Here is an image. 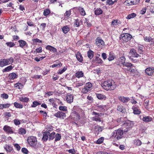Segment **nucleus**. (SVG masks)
Returning a JSON list of instances; mask_svg holds the SVG:
<instances>
[{"instance_id":"f257e3e1","label":"nucleus","mask_w":154,"mask_h":154,"mask_svg":"<svg viewBox=\"0 0 154 154\" xmlns=\"http://www.w3.org/2000/svg\"><path fill=\"white\" fill-rule=\"evenodd\" d=\"M101 86L106 91H112L115 89L116 87V85L112 80H107L103 82Z\"/></svg>"},{"instance_id":"f03ea898","label":"nucleus","mask_w":154,"mask_h":154,"mask_svg":"<svg viewBox=\"0 0 154 154\" xmlns=\"http://www.w3.org/2000/svg\"><path fill=\"white\" fill-rule=\"evenodd\" d=\"M123 135V131L121 129H118L112 133V136L109 139L110 140L115 142L122 138Z\"/></svg>"},{"instance_id":"7ed1b4c3","label":"nucleus","mask_w":154,"mask_h":154,"mask_svg":"<svg viewBox=\"0 0 154 154\" xmlns=\"http://www.w3.org/2000/svg\"><path fill=\"white\" fill-rule=\"evenodd\" d=\"M13 62L12 57H10L8 59H2L0 60V66L3 67L8 64H11Z\"/></svg>"},{"instance_id":"20e7f679","label":"nucleus","mask_w":154,"mask_h":154,"mask_svg":"<svg viewBox=\"0 0 154 154\" xmlns=\"http://www.w3.org/2000/svg\"><path fill=\"white\" fill-rule=\"evenodd\" d=\"M27 141L28 143L31 146H35L37 143V138L35 136H31L28 137Z\"/></svg>"},{"instance_id":"39448f33","label":"nucleus","mask_w":154,"mask_h":154,"mask_svg":"<svg viewBox=\"0 0 154 154\" xmlns=\"http://www.w3.org/2000/svg\"><path fill=\"white\" fill-rule=\"evenodd\" d=\"M83 116L76 113L75 111L72 110V112L71 113L70 116L72 119L75 121H77L80 119Z\"/></svg>"},{"instance_id":"423d86ee","label":"nucleus","mask_w":154,"mask_h":154,"mask_svg":"<svg viewBox=\"0 0 154 154\" xmlns=\"http://www.w3.org/2000/svg\"><path fill=\"white\" fill-rule=\"evenodd\" d=\"M92 87V85L91 83L88 82L86 83L85 85L84 88L82 89V92L83 93L86 94L91 90Z\"/></svg>"},{"instance_id":"0eeeda50","label":"nucleus","mask_w":154,"mask_h":154,"mask_svg":"<svg viewBox=\"0 0 154 154\" xmlns=\"http://www.w3.org/2000/svg\"><path fill=\"white\" fill-rule=\"evenodd\" d=\"M132 38V35L128 33L122 34L120 37V39H122L123 42H126L130 40Z\"/></svg>"},{"instance_id":"6e6552de","label":"nucleus","mask_w":154,"mask_h":154,"mask_svg":"<svg viewBox=\"0 0 154 154\" xmlns=\"http://www.w3.org/2000/svg\"><path fill=\"white\" fill-rule=\"evenodd\" d=\"M95 44L99 47L102 48L105 45L104 42L99 37L95 40Z\"/></svg>"},{"instance_id":"1a4fd4ad","label":"nucleus","mask_w":154,"mask_h":154,"mask_svg":"<svg viewBox=\"0 0 154 154\" xmlns=\"http://www.w3.org/2000/svg\"><path fill=\"white\" fill-rule=\"evenodd\" d=\"M72 110L74 111H75V112H76V113H77L82 116L85 115V112L84 110L78 106H74L72 108Z\"/></svg>"},{"instance_id":"9d476101","label":"nucleus","mask_w":154,"mask_h":154,"mask_svg":"<svg viewBox=\"0 0 154 154\" xmlns=\"http://www.w3.org/2000/svg\"><path fill=\"white\" fill-rule=\"evenodd\" d=\"M93 115H94L95 116L92 117V120L96 122L99 121L101 122V119L99 117L100 116L101 113L96 112L94 111H93L92 114Z\"/></svg>"},{"instance_id":"9b49d317","label":"nucleus","mask_w":154,"mask_h":154,"mask_svg":"<svg viewBox=\"0 0 154 154\" xmlns=\"http://www.w3.org/2000/svg\"><path fill=\"white\" fill-rule=\"evenodd\" d=\"M54 116L57 118L64 119L66 117V113L61 111H58L54 114Z\"/></svg>"},{"instance_id":"f8f14e48","label":"nucleus","mask_w":154,"mask_h":154,"mask_svg":"<svg viewBox=\"0 0 154 154\" xmlns=\"http://www.w3.org/2000/svg\"><path fill=\"white\" fill-rule=\"evenodd\" d=\"M154 72V68L153 67H149L146 68L145 70V72L149 76L152 75Z\"/></svg>"},{"instance_id":"ddd939ff","label":"nucleus","mask_w":154,"mask_h":154,"mask_svg":"<svg viewBox=\"0 0 154 154\" xmlns=\"http://www.w3.org/2000/svg\"><path fill=\"white\" fill-rule=\"evenodd\" d=\"M129 54L132 57H138L141 56L137 53L136 50L134 48L131 49L129 52Z\"/></svg>"},{"instance_id":"4468645a","label":"nucleus","mask_w":154,"mask_h":154,"mask_svg":"<svg viewBox=\"0 0 154 154\" xmlns=\"http://www.w3.org/2000/svg\"><path fill=\"white\" fill-rule=\"evenodd\" d=\"M66 100L67 103H71L72 102L73 100V96L70 93L66 94Z\"/></svg>"},{"instance_id":"2eb2a0df","label":"nucleus","mask_w":154,"mask_h":154,"mask_svg":"<svg viewBox=\"0 0 154 154\" xmlns=\"http://www.w3.org/2000/svg\"><path fill=\"white\" fill-rule=\"evenodd\" d=\"M133 110V113L134 114L138 115L140 114L141 111L139 106L136 105H134L132 107Z\"/></svg>"},{"instance_id":"dca6fc26","label":"nucleus","mask_w":154,"mask_h":154,"mask_svg":"<svg viewBox=\"0 0 154 154\" xmlns=\"http://www.w3.org/2000/svg\"><path fill=\"white\" fill-rule=\"evenodd\" d=\"M128 71L130 72V74L132 76H135L138 75V72L137 69L130 68L127 69Z\"/></svg>"},{"instance_id":"f3484780","label":"nucleus","mask_w":154,"mask_h":154,"mask_svg":"<svg viewBox=\"0 0 154 154\" xmlns=\"http://www.w3.org/2000/svg\"><path fill=\"white\" fill-rule=\"evenodd\" d=\"M50 132L49 131H45L43 133V136L42 140L43 141H46L49 138Z\"/></svg>"},{"instance_id":"a211bd4d","label":"nucleus","mask_w":154,"mask_h":154,"mask_svg":"<svg viewBox=\"0 0 154 154\" xmlns=\"http://www.w3.org/2000/svg\"><path fill=\"white\" fill-rule=\"evenodd\" d=\"M3 129L4 131L8 133L12 134L14 132L11 127L7 125H5L3 128Z\"/></svg>"},{"instance_id":"6ab92c4d","label":"nucleus","mask_w":154,"mask_h":154,"mask_svg":"<svg viewBox=\"0 0 154 154\" xmlns=\"http://www.w3.org/2000/svg\"><path fill=\"white\" fill-rule=\"evenodd\" d=\"M118 98L121 102L124 103H127L130 100L128 97H125L122 96L118 97Z\"/></svg>"},{"instance_id":"aec40b11","label":"nucleus","mask_w":154,"mask_h":154,"mask_svg":"<svg viewBox=\"0 0 154 154\" xmlns=\"http://www.w3.org/2000/svg\"><path fill=\"white\" fill-rule=\"evenodd\" d=\"M75 55L78 61L80 63H82L83 61V59L81 53L78 52Z\"/></svg>"},{"instance_id":"412c9836","label":"nucleus","mask_w":154,"mask_h":154,"mask_svg":"<svg viewBox=\"0 0 154 154\" xmlns=\"http://www.w3.org/2000/svg\"><path fill=\"white\" fill-rule=\"evenodd\" d=\"M140 0H127L126 2L129 5H136L139 3Z\"/></svg>"},{"instance_id":"4be33fe9","label":"nucleus","mask_w":154,"mask_h":154,"mask_svg":"<svg viewBox=\"0 0 154 154\" xmlns=\"http://www.w3.org/2000/svg\"><path fill=\"white\" fill-rule=\"evenodd\" d=\"M45 48L47 50H49L53 52H56L57 51L56 48L50 45H47Z\"/></svg>"},{"instance_id":"5701e85b","label":"nucleus","mask_w":154,"mask_h":154,"mask_svg":"<svg viewBox=\"0 0 154 154\" xmlns=\"http://www.w3.org/2000/svg\"><path fill=\"white\" fill-rule=\"evenodd\" d=\"M116 56L114 53L111 52L109 53L108 58V60L109 61H112L114 60Z\"/></svg>"},{"instance_id":"b1692460","label":"nucleus","mask_w":154,"mask_h":154,"mask_svg":"<svg viewBox=\"0 0 154 154\" xmlns=\"http://www.w3.org/2000/svg\"><path fill=\"white\" fill-rule=\"evenodd\" d=\"M96 94L97 98L100 100H105L106 98V96L103 94L96 93Z\"/></svg>"},{"instance_id":"393cba45","label":"nucleus","mask_w":154,"mask_h":154,"mask_svg":"<svg viewBox=\"0 0 154 154\" xmlns=\"http://www.w3.org/2000/svg\"><path fill=\"white\" fill-rule=\"evenodd\" d=\"M142 120L146 122H148L151 121L152 118L149 116H145L143 117Z\"/></svg>"},{"instance_id":"a878e982","label":"nucleus","mask_w":154,"mask_h":154,"mask_svg":"<svg viewBox=\"0 0 154 154\" xmlns=\"http://www.w3.org/2000/svg\"><path fill=\"white\" fill-rule=\"evenodd\" d=\"M18 75L14 72L10 73L8 75V77L10 80L14 79L17 77Z\"/></svg>"},{"instance_id":"bb28decb","label":"nucleus","mask_w":154,"mask_h":154,"mask_svg":"<svg viewBox=\"0 0 154 154\" xmlns=\"http://www.w3.org/2000/svg\"><path fill=\"white\" fill-rule=\"evenodd\" d=\"M84 73L82 71H78L75 73V76L77 78H80L83 77Z\"/></svg>"},{"instance_id":"cd10ccee","label":"nucleus","mask_w":154,"mask_h":154,"mask_svg":"<svg viewBox=\"0 0 154 154\" xmlns=\"http://www.w3.org/2000/svg\"><path fill=\"white\" fill-rule=\"evenodd\" d=\"M117 110L118 111L121 112L122 113H125L126 112L125 109L123 107L122 105L118 106Z\"/></svg>"},{"instance_id":"c85d7f7f","label":"nucleus","mask_w":154,"mask_h":154,"mask_svg":"<svg viewBox=\"0 0 154 154\" xmlns=\"http://www.w3.org/2000/svg\"><path fill=\"white\" fill-rule=\"evenodd\" d=\"M62 29L64 34H66L69 31L70 28L67 26H66L62 27Z\"/></svg>"},{"instance_id":"c756f323","label":"nucleus","mask_w":154,"mask_h":154,"mask_svg":"<svg viewBox=\"0 0 154 154\" xmlns=\"http://www.w3.org/2000/svg\"><path fill=\"white\" fill-rule=\"evenodd\" d=\"M121 22L118 20H113L111 22V25L112 26H116L118 24H121Z\"/></svg>"},{"instance_id":"7c9ffc66","label":"nucleus","mask_w":154,"mask_h":154,"mask_svg":"<svg viewBox=\"0 0 154 154\" xmlns=\"http://www.w3.org/2000/svg\"><path fill=\"white\" fill-rule=\"evenodd\" d=\"M88 56L90 59H91L94 56V52L91 50H89L88 52Z\"/></svg>"},{"instance_id":"2f4dec72","label":"nucleus","mask_w":154,"mask_h":154,"mask_svg":"<svg viewBox=\"0 0 154 154\" xmlns=\"http://www.w3.org/2000/svg\"><path fill=\"white\" fill-rule=\"evenodd\" d=\"M27 44L25 41L20 40V47L23 48L25 46H27Z\"/></svg>"},{"instance_id":"473e14b6","label":"nucleus","mask_w":154,"mask_h":154,"mask_svg":"<svg viewBox=\"0 0 154 154\" xmlns=\"http://www.w3.org/2000/svg\"><path fill=\"white\" fill-rule=\"evenodd\" d=\"M142 144V142L139 139L135 140H134V144L137 146H139Z\"/></svg>"},{"instance_id":"72a5a7b5","label":"nucleus","mask_w":154,"mask_h":154,"mask_svg":"<svg viewBox=\"0 0 154 154\" xmlns=\"http://www.w3.org/2000/svg\"><path fill=\"white\" fill-rule=\"evenodd\" d=\"M49 134V140H53L55 137V133L54 132H52L51 133H50Z\"/></svg>"},{"instance_id":"f704fd0d","label":"nucleus","mask_w":154,"mask_h":154,"mask_svg":"<svg viewBox=\"0 0 154 154\" xmlns=\"http://www.w3.org/2000/svg\"><path fill=\"white\" fill-rule=\"evenodd\" d=\"M13 68V67L11 66H9L4 69H3L2 71L3 72H9Z\"/></svg>"},{"instance_id":"c9c22d12","label":"nucleus","mask_w":154,"mask_h":154,"mask_svg":"<svg viewBox=\"0 0 154 154\" xmlns=\"http://www.w3.org/2000/svg\"><path fill=\"white\" fill-rule=\"evenodd\" d=\"M21 82L22 83H20V86L21 87V88H22L23 85H25V82H26V79L24 78H21Z\"/></svg>"},{"instance_id":"e433bc0d","label":"nucleus","mask_w":154,"mask_h":154,"mask_svg":"<svg viewBox=\"0 0 154 154\" xmlns=\"http://www.w3.org/2000/svg\"><path fill=\"white\" fill-rule=\"evenodd\" d=\"M29 98L26 97H20V101L23 102H28L29 101Z\"/></svg>"},{"instance_id":"4c0bfd02","label":"nucleus","mask_w":154,"mask_h":154,"mask_svg":"<svg viewBox=\"0 0 154 154\" xmlns=\"http://www.w3.org/2000/svg\"><path fill=\"white\" fill-rule=\"evenodd\" d=\"M10 106V104L8 103L5 104H0V109L8 108Z\"/></svg>"},{"instance_id":"58836bf2","label":"nucleus","mask_w":154,"mask_h":154,"mask_svg":"<svg viewBox=\"0 0 154 154\" xmlns=\"http://www.w3.org/2000/svg\"><path fill=\"white\" fill-rule=\"evenodd\" d=\"M95 62L98 63L102 64L103 63V61L102 59L98 57H96L95 60Z\"/></svg>"},{"instance_id":"ea45409f","label":"nucleus","mask_w":154,"mask_h":154,"mask_svg":"<svg viewBox=\"0 0 154 154\" xmlns=\"http://www.w3.org/2000/svg\"><path fill=\"white\" fill-rule=\"evenodd\" d=\"M131 121L128 120L125 122L123 124V125L124 126L131 127Z\"/></svg>"},{"instance_id":"a19ab883","label":"nucleus","mask_w":154,"mask_h":154,"mask_svg":"<svg viewBox=\"0 0 154 154\" xmlns=\"http://www.w3.org/2000/svg\"><path fill=\"white\" fill-rule=\"evenodd\" d=\"M117 2V0L113 1L112 0H107L106 3V4L109 5H113L114 3L116 2Z\"/></svg>"},{"instance_id":"79ce46f5","label":"nucleus","mask_w":154,"mask_h":154,"mask_svg":"<svg viewBox=\"0 0 154 154\" xmlns=\"http://www.w3.org/2000/svg\"><path fill=\"white\" fill-rule=\"evenodd\" d=\"M136 16V14L134 13H132L128 15L127 17H126V18L127 19H130L133 18L135 17Z\"/></svg>"},{"instance_id":"37998d69","label":"nucleus","mask_w":154,"mask_h":154,"mask_svg":"<svg viewBox=\"0 0 154 154\" xmlns=\"http://www.w3.org/2000/svg\"><path fill=\"white\" fill-rule=\"evenodd\" d=\"M124 66L128 67H131L133 66V64L131 63L128 62H125L123 64Z\"/></svg>"},{"instance_id":"c03bdc74","label":"nucleus","mask_w":154,"mask_h":154,"mask_svg":"<svg viewBox=\"0 0 154 154\" xmlns=\"http://www.w3.org/2000/svg\"><path fill=\"white\" fill-rule=\"evenodd\" d=\"M55 141H57L59 140L61 138V135L60 134L57 133L55 135Z\"/></svg>"},{"instance_id":"a18cd8bd","label":"nucleus","mask_w":154,"mask_h":154,"mask_svg":"<svg viewBox=\"0 0 154 154\" xmlns=\"http://www.w3.org/2000/svg\"><path fill=\"white\" fill-rule=\"evenodd\" d=\"M59 109L60 110L63 111L64 112H66L67 110V107L65 106H60L59 107Z\"/></svg>"},{"instance_id":"49530a36","label":"nucleus","mask_w":154,"mask_h":154,"mask_svg":"<svg viewBox=\"0 0 154 154\" xmlns=\"http://www.w3.org/2000/svg\"><path fill=\"white\" fill-rule=\"evenodd\" d=\"M143 46H138V52L140 54L143 53Z\"/></svg>"},{"instance_id":"de8ad7c7","label":"nucleus","mask_w":154,"mask_h":154,"mask_svg":"<svg viewBox=\"0 0 154 154\" xmlns=\"http://www.w3.org/2000/svg\"><path fill=\"white\" fill-rule=\"evenodd\" d=\"M41 104V103H39L37 101H34L33 102L32 104L31 105V107H35L37 106L40 105Z\"/></svg>"},{"instance_id":"09e8293b","label":"nucleus","mask_w":154,"mask_h":154,"mask_svg":"<svg viewBox=\"0 0 154 154\" xmlns=\"http://www.w3.org/2000/svg\"><path fill=\"white\" fill-rule=\"evenodd\" d=\"M104 140V137H101L100 138L98 139L96 143L97 144H100L102 143Z\"/></svg>"},{"instance_id":"8fccbe9b","label":"nucleus","mask_w":154,"mask_h":154,"mask_svg":"<svg viewBox=\"0 0 154 154\" xmlns=\"http://www.w3.org/2000/svg\"><path fill=\"white\" fill-rule=\"evenodd\" d=\"M71 15L70 10H68L66 11L65 13L64 14V16L65 18H68Z\"/></svg>"},{"instance_id":"3c124183","label":"nucleus","mask_w":154,"mask_h":154,"mask_svg":"<svg viewBox=\"0 0 154 154\" xmlns=\"http://www.w3.org/2000/svg\"><path fill=\"white\" fill-rule=\"evenodd\" d=\"M5 148L6 151L9 152H11L13 149V148L12 147L8 145H6Z\"/></svg>"},{"instance_id":"603ef678","label":"nucleus","mask_w":154,"mask_h":154,"mask_svg":"<svg viewBox=\"0 0 154 154\" xmlns=\"http://www.w3.org/2000/svg\"><path fill=\"white\" fill-rule=\"evenodd\" d=\"M6 44L8 46L11 48L14 47L15 45V44L12 42H7Z\"/></svg>"},{"instance_id":"864d4df0","label":"nucleus","mask_w":154,"mask_h":154,"mask_svg":"<svg viewBox=\"0 0 154 154\" xmlns=\"http://www.w3.org/2000/svg\"><path fill=\"white\" fill-rule=\"evenodd\" d=\"M26 133V131L25 129L22 128H20V134L23 135L25 134Z\"/></svg>"},{"instance_id":"5fc2aeb1","label":"nucleus","mask_w":154,"mask_h":154,"mask_svg":"<svg viewBox=\"0 0 154 154\" xmlns=\"http://www.w3.org/2000/svg\"><path fill=\"white\" fill-rule=\"evenodd\" d=\"M21 152L24 154H28L29 152L27 149L24 147L23 148L21 149Z\"/></svg>"},{"instance_id":"6e6d98bb","label":"nucleus","mask_w":154,"mask_h":154,"mask_svg":"<svg viewBox=\"0 0 154 154\" xmlns=\"http://www.w3.org/2000/svg\"><path fill=\"white\" fill-rule=\"evenodd\" d=\"M74 24L76 27H79L80 25V20H75L74 22Z\"/></svg>"},{"instance_id":"4d7b16f0","label":"nucleus","mask_w":154,"mask_h":154,"mask_svg":"<svg viewBox=\"0 0 154 154\" xmlns=\"http://www.w3.org/2000/svg\"><path fill=\"white\" fill-rule=\"evenodd\" d=\"M46 26V23H43L41 24L40 28H41L42 30H45V28Z\"/></svg>"},{"instance_id":"13d9d810","label":"nucleus","mask_w":154,"mask_h":154,"mask_svg":"<svg viewBox=\"0 0 154 154\" xmlns=\"http://www.w3.org/2000/svg\"><path fill=\"white\" fill-rule=\"evenodd\" d=\"M32 41L34 43H42V41L40 40V39L37 38H34L32 39Z\"/></svg>"},{"instance_id":"bf43d9fd","label":"nucleus","mask_w":154,"mask_h":154,"mask_svg":"<svg viewBox=\"0 0 154 154\" xmlns=\"http://www.w3.org/2000/svg\"><path fill=\"white\" fill-rule=\"evenodd\" d=\"M151 38H152L150 36H146L144 37V39L145 42H150V41L151 40Z\"/></svg>"},{"instance_id":"052dcab7","label":"nucleus","mask_w":154,"mask_h":154,"mask_svg":"<svg viewBox=\"0 0 154 154\" xmlns=\"http://www.w3.org/2000/svg\"><path fill=\"white\" fill-rule=\"evenodd\" d=\"M119 60L121 62V63L123 64L125 62L126 59L125 57L122 56L120 58Z\"/></svg>"},{"instance_id":"680f3d73","label":"nucleus","mask_w":154,"mask_h":154,"mask_svg":"<svg viewBox=\"0 0 154 154\" xmlns=\"http://www.w3.org/2000/svg\"><path fill=\"white\" fill-rule=\"evenodd\" d=\"M51 13L50 10H44L43 14L45 16H47Z\"/></svg>"},{"instance_id":"e2e57ef3","label":"nucleus","mask_w":154,"mask_h":154,"mask_svg":"<svg viewBox=\"0 0 154 154\" xmlns=\"http://www.w3.org/2000/svg\"><path fill=\"white\" fill-rule=\"evenodd\" d=\"M66 151H68L69 153H70L71 154H75L76 153V151L74 149L67 150Z\"/></svg>"},{"instance_id":"0e129e2a","label":"nucleus","mask_w":154,"mask_h":154,"mask_svg":"<svg viewBox=\"0 0 154 154\" xmlns=\"http://www.w3.org/2000/svg\"><path fill=\"white\" fill-rule=\"evenodd\" d=\"M36 53H40L42 52V47L41 46H40L38 48L36 49Z\"/></svg>"},{"instance_id":"69168bd1","label":"nucleus","mask_w":154,"mask_h":154,"mask_svg":"<svg viewBox=\"0 0 154 154\" xmlns=\"http://www.w3.org/2000/svg\"><path fill=\"white\" fill-rule=\"evenodd\" d=\"M27 23L28 25L29 26H34V24L33 22L30 20L28 21L27 22Z\"/></svg>"},{"instance_id":"338daca9","label":"nucleus","mask_w":154,"mask_h":154,"mask_svg":"<svg viewBox=\"0 0 154 154\" xmlns=\"http://www.w3.org/2000/svg\"><path fill=\"white\" fill-rule=\"evenodd\" d=\"M67 69L66 67H64L62 69L60 70V69L59 71V74H61L63 72H64Z\"/></svg>"},{"instance_id":"774afa93","label":"nucleus","mask_w":154,"mask_h":154,"mask_svg":"<svg viewBox=\"0 0 154 154\" xmlns=\"http://www.w3.org/2000/svg\"><path fill=\"white\" fill-rule=\"evenodd\" d=\"M1 97L5 99H7L8 98V95L7 94L4 93L1 94Z\"/></svg>"}]
</instances>
